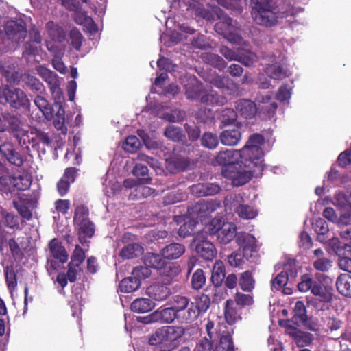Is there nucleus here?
I'll list each match as a JSON object with an SVG mask.
<instances>
[{
    "mask_svg": "<svg viewBox=\"0 0 351 351\" xmlns=\"http://www.w3.org/2000/svg\"><path fill=\"white\" fill-rule=\"evenodd\" d=\"M185 334L181 326H162L150 335L148 343L154 351H173L179 345V339Z\"/></svg>",
    "mask_w": 351,
    "mask_h": 351,
    "instance_id": "1",
    "label": "nucleus"
},
{
    "mask_svg": "<svg viewBox=\"0 0 351 351\" xmlns=\"http://www.w3.org/2000/svg\"><path fill=\"white\" fill-rule=\"evenodd\" d=\"M34 102L39 110L43 112L46 119H53V124L57 130H59L63 134H67L68 128L65 123V111L62 103L54 101L50 106L48 100L43 95H37L34 99Z\"/></svg>",
    "mask_w": 351,
    "mask_h": 351,
    "instance_id": "2",
    "label": "nucleus"
},
{
    "mask_svg": "<svg viewBox=\"0 0 351 351\" xmlns=\"http://www.w3.org/2000/svg\"><path fill=\"white\" fill-rule=\"evenodd\" d=\"M328 278L325 274L317 273L313 278L312 274H302L300 282L298 283V289L300 292L311 291L315 296H318L322 302H328L332 300V295L330 288L323 286L322 280Z\"/></svg>",
    "mask_w": 351,
    "mask_h": 351,
    "instance_id": "3",
    "label": "nucleus"
},
{
    "mask_svg": "<svg viewBox=\"0 0 351 351\" xmlns=\"http://www.w3.org/2000/svg\"><path fill=\"white\" fill-rule=\"evenodd\" d=\"M265 143V138L263 134L255 133L250 135V138L245 146L239 150V156L241 159H245L247 165L257 167L263 170V152L262 145Z\"/></svg>",
    "mask_w": 351,
    "mask_h": 351,
    "instance_id": "4",
    "label": "nucleus"
},
{
    "mask_svg": "<svg viewBox=\"0 0 351 351\" xmlns=\"http://www.w3.org/2000/svg\"><path fill=\"white\" fill-rule=\"evenodd\" d=\"M0 104H9L12 109L30 110L31 102L28 96L20 88L5 86L0 88Z\"/></svg>",
    "mask_w": 351,
    "mask_h": 351,
    "instance_id": "5",
    "label": "nucleus"
},
{
    "mask_svg": "<svg viewBox=\"0 0 351 351\" xmlns=\"http://www.w3.org/2000/svg\"><path fill=\"white\" fill-rule=\"evenodd\" d=\"M254 5L252 13L254 22L258 25L271 27L277 25L279 14L271 8L270 0H260Z\"/></svg>",
    "mask_w": 351,
    "mask_h": 351,
    "instance_id": "6",
    "label": "nucleus"
},
{
    "mask_svg": "<svg viewBox=\"0 0 351 351\" xmlns=\"http://www.w3.org/2000/svg\"><path fill=\"white\" fill-rule=\"evenodd\" d=\"M215 12L219 19L214 26L215 32L231 43H237V45L242 43V37L238 33L237 27L233 25L232 19L228 16L221 8H217Z\"/></svg>",
    "mask_w": 351,
    "mask_h": 351,
    "instance_id": "7",
    "label": "nucleus"
},
{
    "mask_svg": "<svg viewBox=\"0 0 351 351\" xmlns=\"http://www.w3.org/2000/svg\"><path fill=\"white\" fill-rule=\"evenodd\" d=\"M171 304L178 317V323L190 324L197 319L195 311V303L190 301L189 298L181 295L171 297Z\"/></svg>",
    "mask_w": 351,
    "mask_h": 351,
    "instance_id": "8",
    "label": "nucleus"
},
{
    "mask_svg": "<svg viewBox=\"0 0 351 351\" xmlns=\"http://www.w3.org/2000/svg\"><path fill=\"white\" fill-rule=\"evenodd\" d=\"M241 163H243L245 169H239L238 162L235 163L234 166H230L224 171V177L231 180L232 185L235 186H242L249 182L254 173H261L263 170L257 169L255 167H250L247 165L246 160H242Z\"/></svg>",
    "mask_w": 351,
    "mask_h": 351,
    "instance_id": "9",
    "label": "nucleus"
},
{
    "mask_svg": "<svg viewBox=\"0 0 351 351\" xmlns=\"http://www.w3.org/2000/svg\"><path fill=\"white\" fill-rule=\"evenodd\" d=\"M4 32L8 39L12 42L23 41L27 36V28L23 19L8 21L4 25Z\"/></svg>",
    "mask_w": 351,
    "mask_h": 351,
    "instance_id": "10",
    "label": "nucleus"
},
{
    "mask_svg": "<svg viewBox=\"0 0 351 351\" xmlns=\"http://www.w3.org/2000/svg\"><path fill=\"white\" fill-rule=\"evenodd\" d=\"M194 241H197L195 250L202 258L205 260L214 259L217 254V251L213 243L205 239L204 232H198L194 236Z\"/></svg>",
    "mask_w": 351,
    "mask_h": 351,
    "instance_id": "11",
    "label": "nucleus"
},
{
    "mask_svg": "<svg viewBox=\"0 0 351 351\" xmlns=\"http://www.w3.org/2000/svg\"><path fill=\"white\" fill-rule=\"evenodd\" d=\"M244 199L240 194H235L231 199L230 203V207L231 210H233L236 213L238 217L245 219H253L257 215V211L250 205L245 204Z\"/></svg>",
    "mask_w": 351,
    "mask_h": 351,
    "instance_id": "12",
    "label": "nucleus"
},
{
    "mask_svg": "<svg viewBox=\"0 0 351 351\" xmlns=\"http://www.w3.org/2000/svg\"><path fill=\"white\" fill-rule=\"evenodd\" d=\"M0 154L5 160L16 167H22L26 157L17 152L16 146L12 142H4L0 145Z\"/></svg>",
    "mask_w": 351,
    "mask_h": 351,
    "instance_id": "13",
    "label": "nucleus"
},
{
    "mask_svg": "<svg viewBox=\"0 0 351 351\" xmlns=\"http://www.w3.org/2000/svg\"><path fill=\"white\" fill-rule=\"evenodd\" d=\"M220 333L214 346V351H235L232 338L233 329H228L226 324L222 323Z\"/></svg>",
    "mask_w": 351,
    "mask_h": 351,
    "instance_id": "14",
    "label": "nucleus"
},
{
    "mask_svg": "<svg viewBox=\"0 0 351 351\" xmlns=\"http://www.w3.org/2000/svg\"><path fill=\"white\" fill-rule=\"evenodd\" d=\"M36 70L40 77L47 82L51 93L59 95L61 93L60 82L57 73L42 65L39 66Z\"/></svg>",
    "mask_w": 351,
    "mask_h": 351,
    "instance_id": "15",
    "label": "nucleus"
},
{
    "mask_svg": "<svg viewBox=\"0 0 351 351\" xmlns=\"http://www.w3.org/2000/svg\"><path fill=\"white\" fill-rule=\"evenodd\" d=\"M221 188L219 184L214 183H198L190 186L191 193L197 197L215 195L218 194Z\"/></svg>",
    "mask_w": 351,
    "mask_h": 351,
    "instance_id": "16",
    "label": "nucleus"
},
{
    "mask_svg": "<svg viewBox=\"0 0 351 351\" xmlns=\"http://www.w3.org/2000/svg\"><path fill=\"white\" fill-rule=\"evenodd\" d=\"M6 130L14 134V136L18 139L20 145L25 143V140L22 142V138L20 136V134L25 135L27 132H25L22 129L21 121L19 117L10 114V112H6Z\"/></svg>",
    "mask_w": 351,
    "mask_h": 351,
    "instance_id": "17",
    "label": "nucleus"
},
{
    "mask_svg": "<svg viewBox=\"0 0 351 351\" xmlns=\"http://www.w3.org/2000/svg\"><path fill=\"white\" fill-rule=\"evenodd\" d=\"M235 109L237 112L245 119H253L256 114L258 110L254 101L249 99H243V98L236 101Z\"/></svg>",
    "mask_w": 351,
    "mask_h": 351,
    "instance_id": "18",
    "label": "nucleus"
},
{
    "mask_svg": "<svg viewBox=\"0 0 351 351\" xmlns=\"http://www.w3.org/2000/svg\"><path fill=\"white\" fill-rule=\"evenodd\" d=\"M0 191L9 195L14 193L13 175L8 167L0 161Z\"/></svg>",
    "mask_w": 351,
    "mask_h": 351,
    "instance_id": "19",
    "label": "nucleus"
},
{
    "mask_svg": "<svg viewBox=\"0 0 351 351\" xmlns=\"http://www.w3.org/2000/svg\"><path fill=\"white\" fill-rule=\"evenodd\" d=\"M322 323L317 328L314 326H309V329L313 331L322 330L324 331H334L340 328L341 326V320L335 318L334 316L328 315L327 313H322Z\"/></svg>",
    "mask_w": 351,
    "mask_h": 351,
    "instance_id": "20",
    "label": "nucleus"
},
{
    "mask_svg": "<svg viewBox=\"0 0 351 351\" xmlns=\"http://www.w3.org/2000/svg\"><path fill=\"white\" fill-rule=\"evenodd\" d=\"M0 72L10 84H19L23 77L17 64H8L1 66Z\"/></svg>",
    "mask_w": 351,
    "mask_h": 351,
    "instance_id": "21",
    "label": "nucleus"
},
{
    "mask_svg": "<svg viewBox=\"0 0 351 351\" xmlns=\"http://www.w3.org/2000/svg\"><path fill=\"white\" fill-rule=\"evenodd\" d=\"M49 252L53 258L64 264L68 261V253L62 243L57 239H53L48 243Z\"/></svg>",
    "mask_w": 351,
    "mask_h": 351,
    "instance_id": "22",
    "label": "nucleus"
},
{
    "mask_svg": "<svg viewBox=\"0 0 351 351\" xmlns=\"http://www.w3.org/2000/svg\"><path fill=\"white\" fill-rule=\"evenodd\" d=\"M238 232H237V226L233 223L223 222L221 231L219 232L217 240L219 243L226 245L231 242L233 239L237 242V237Z\"/></svg>",
    "mask_w": 351,
    "mask_h": 351,
    "instance_id": "23",
    "label": "nucleus"
},
{
    "mask_svg": "<svg viewBox=\"0 0 351 351\" xmlns=\"http://www.w3.org/2000/svg\"><path fill=\"white\" fill-rule=\"evenodd\" d=\"M147 290L149 295L156 301L165 300L171 294V289L167 283H155Z\"/></svg>",
    "mask_w": 351,
    "mask_h": 351,
    "instance_id": "24",
    "label": "nucleus"
},
{
    "mask_svg": "<svg viewBox=\"0 0 351 351\" xmlns=\"http://www.w3.org/2000/svg\"><path fill=\"white\" fill-rule=\"evenodd\" d=\"M185 251L186 248L184 245L173 242L163 247L160 252L165 260H174L179 258L185 253Z\"/></svg>",
    "mask_w": 351,
    "mask_h": 351,
    "instance_id": "25",
    "label": "nucleus"
},
{
    "mask_svg": "<svg viewBox=\"0 0 351 351\" xmlns=\"http://www.w3.org/2000/svg\"><path fill=\"white\" fill-rule=\"evenodd\" d=\"M242 133L239 126L237 128L222 130L219 134V139L222 144L226 145H235L241 141Z\"/></svg>",
    "mask_w": 351,
    "mask_h": 351,
    "instance_id": "26",
    "label": "nucleus"
},
{
    "mask_svg": "<svg viewBox=\"0 0 351 351\" xmlns=\"http://www.w3.org/2000/svg\"><path fill=\"white\" fill-rule=\"evenodd\" d=\"M78 239L82 245H86L88 241L87 238H92L95 232V225L90 219L75 228Z\"/></svg>",
    "mask_w": 351,
    "mask_h": 351,
    "instance_id": "27",
    "label": "nucleus"
},
{
    "mask_svg": "<svg viewBox=\"0 0 351 351\" xmlns=\"http://www.w3.org/2000/svg\"><path fill=\"white\" fill-rule=\"evenodd\" d=\"M234 151L233 149H226L217 153L215 157V162L218 165L222 166V176H224V171L228 167L234 166L236 158H234Z\"/></svg>",
    "mask_w": 351,
    "mask_h": 351,
    "instance_id": "28",
    "label": "nucleus"
},
{
    "mask_svg": "<svg viewBox=\"0 0 351 351\" xmlns=\"http://www.w3.org/2000/svg\"><path fill=\"white\" fill-rule=\"evenodd\" d=\"M23 86L31 90L34 93L44 94L45 92V86L38 78L28 73H23L22 77Z\"/></svg>",
    "mask_w": 351,
    "mask_h": 351,
    "instance_id": "29",
    "label": "nucleus"
},
{
    "mask_svg": "<svg viewBox=\"0 0 351 351\" xmlns=\"http://www.w3.org/2000/svg\"><path fill=\"white\" fill-rule=\"evenodd\" d=\"M237 244L241 247L242 251L247 252L249 249H258L254 236L245 232H237Z\"/></svg>",
    "mask_w": 351,
    "mask_h": 351,
    "instance_id": "30",
    "label": "nucleus"
},
{
    "mask_svg": "<svg viewBox=\"0 0 351 351\" xmlns=\"http://www.w3.org/2000/svg\"><path fill=\"white\" fill-rule=\"evenodd\" d=\"M156 321L161 324H171L175 320L178 321V317L176 315L172 305L169 307H160L156 311Z\"/></svg>",
    "mask_w": 351,
    "mask_h": 351,
    "instance_id": "31",
    "label": "nucleus"
},
{
    "mask_svg": "<svg viewBox=\"0 0 351 351\" xmlns=\"http://www.w3.org/2000/svg\"><path fill=\"white\" fill-rule=\"evenodd\" d=\"M226 278V267L223 261L217 260L213 265L211 281L215 287H220Z\"/></svg>",
    "mask_w": 351,
    "mask_h": 351,
    "instance_id": "32",
    "label": "nucleus"
},
{
    "mask_svg": "<svg viewBox=\"0 0 351 351\" xmlns=\"http://www.w3.org/2000/svg\"><path fill=\"white\" fill-rule=\"evenodd\" d=\"M155 302L147 298H138L130 304V310L136 313H146L154 309Z\"/></svg>",
    "mask_w": 351,
    "mask_h": 351,
    "instance_id": "33",
    "label": "nucleus"
},
{
    "mask_svg": "<svg viewBox=\"0 0 351 351\" xmlns=\"http://www.w3.org/2000/svg\"><path fill=\"white\" fill-rule=\"evenodd\" d=\"M235 303L232 300H228L225 303L224 317L227 324L230 325L234 324L237 321L241 319L236 308Z\"/></svg>",
    "mask_w": 351,
    "mask_h": 351,
    "instance_id": "34",
    "label": "nucleus"
},
{
    "mask_svg": "<svg viewBox=\"0 0 351 351\" xmlns=\"http://www.w3.org/2000/svg\"><path fill=\"white\" fill-rule=\"evenodd\" d=\"M143 263L147 265L149 269H161L165 265V260L162 255L147 253L143 256Z\"/></svg>",
    "mask_w": 351,
    "mask_h": 351,
    "instance_id": "35",
    "label": "nucleus"
},
{
    "mask_svg": "<svg viewBox=\"0 0 351 351\" xmlns=\"http://www.w3.org/2000/svg\"><path fill=\"white\" fill-rule=\"evenodd\" d=\"M308 320V315L306 313V309L304 302L298 300L295 303L293 307V316L292 317V321L295 324L298 326L300 324H304Z\"/></svg>",
    "mask_w": 351,
    "mask_h": 351,
    "instance_id": "36",
    "label": "nucleus"
},
{
    "mask_svg": "<svg viewBox=\"0 0 351 351\" xmlns=\"http://www.w3.org/2000/svg\"><path fill=\"white\" fill-rule=\"evenodd\" d=\"M143 253V248L139 243H132L123 247L119 256L123 259H131L139 256Z\"/></svg>",
    "mask_w": 351,
    "mask_h": 351,
    "instance_id": "37",
    "label": "nucleus"
},
{
    "mask_svg": "<svg viewBox=\"0 0 351 351\" xmlns=\"http://www.w3.org/2000/svg\"><path fill=\"white\" fill-rule=\"evenodd\" d=\"M313 227L317 232V240L321 243L328 241V234L330 232L328 223L323 218H318L313 223Z\"/></svg>",
    "mask_w": 351,
    "mask_h": 351,
    "instance_id": "38",
    "label": "nucleus"
},
{
    "mask_svg": "<svg viewBox=\"0 0 351 351\" xmlns=\"http://www.w3.org/2000/svg\"><path fill=\"white\" fill-rule=\"evenodd\" d=\"M337 291L342 295L351 297V276L349 274H341L337 278Z\"/></svg>",
    "mask_w": 351,
    "mask_h": 351,
    "instance_id": "39",
    "label": "nucleus"
},
{
    "mask_svg": "<svg viewBox=\"0 0 351 351\" xmlns=\"http://www.w3.org/2000/svg\"><path fill=\"white\" fill-rule=\"evenodd\" d=\"M255 279L250 270H245L239 275V286L245 292H252L255 287Z\"/></svg>",
    "mask_w": 351,
    "mask_h": 351,
    "instance_id": "40",
    "label": "nucleus"
},
{
    "mask_svg": "<svg viewBox=\"0 0 351 351\" xmlns=\"http://www.w3.org/2000/svg\"><path fill=\"white\" fill-rule=\"evenodd\" d=\"M46 29L49 36L52 40L56 42H62L65 38V32L64 28L56 25L53 21H48L46 23Z\"/></svg>",
    "mask_w": 351,
    "mask_h": 351,
    "instance_id": "41",
    "label": "nucleus"
},
{
    "mask_svg": "<svg viewBox=\"0 0 351 351\" xmlns=\"http://www.w3.org/2000/svg\"><path fill=\"white\" fill-rule=\"evenodd\" d=\"M201 58L206 64L213 65L221 71H223L227 64L221 56L212 52H202Z\"/></svg>",
    "mask_w": 351,
    "mask_h": 351,
    "instance_id": "42",
    "label": "nucleus"
},
{
    "mask_svg": "<svg viewBox=\"0 0 351 351\" xmlns=\"http://www.w3.org/2000/svg\"><path fill=\"white\" fill-rule=\"evenodd\" d=\"M164 135L167 138L171 140L175 143L183 142L184 139L186 138V135L183 130L179 126L174 125H169L166 126L164 131Z\"/></svg>",
    "mask_w": 351,
    "mask_h": 351,
    "instance_id": "43",
    "label": "nucleus"
},
{
    "mask_svg": "<svg viewBox=\"0 0 351 351\" xmlns=\"http://www.w3.org/2000/svg\"><path fill=\"white\" fill-rule=\"evenodd\" d=\"M141 286V282L134 276L123 278L119 282V290L123 293H131L136 291Z\"/></svg>",
    "mask_w": 351,
    "mask_h": 351,
    "instance_id": "44",
    "label": "nucleus"
},
{
    "mask_svg": "<svg viewBox=\"0 0 351 351\" xmlns=\"http://www.w3.org/2000/svg\"><path fill=\"white\" fill-rule=\"evenodd\" d=\"M200 102L210 106H223L226 102V98L219 93L210 91L204 93L200 97Z\"/></svg>",
    "mask_w": 351,
    "mask_h": 351,
    "instance_id": "45",
    "label": "nucleus"
},
{
    "mask_svg": "<svg viewBox=\"0 0 351 351\" xmlns=\"http://www.w3.org/2000/svg\"><path fill=\"white\" fill-rule=\"evenodd\" d=\"M32 184V178L30 175L22 174L17 176H13L14 193L16 190L25 191L29 189Z\"/></svg>",
    "mask_w": 351,
    "mask_h": 351,
    "instance_id": "46",
    "label": "nucleus"
},
{
    "mask_svg": "<svg viewBox=\"0 0 351 351\" xmlns=\"http://www.w3.org/2000/svg\"><path fill=\"white\" fill-rule=\"evenodd\" d=\"M298 347L304 348L308 346L313 340V335L303 330H298L291 333Z\"/></svg>",
    "mask_w": 351,
    "mask_h": 351,
    "instance_id": "47",
    "label": "nucleus"
},
{
    "mask_svg": "<svg viewBox=\"0 0 351 351\" xmlns=\"http://www.w3.org/2000/svg\"><path fill=\"white\" fill-rule=\"evenodd\" d=\"M89 218V209L84 204L79 205L76 207L74 216L73 223L75 228L80 226V224L87 221Z\"/></svg>",
    "mask_w": 351,
    "mask_h": 351,
    "instance_id": "48",
    "label": "nucleus"
},
{
    "mask_svg": "<svg viewBox=\"0 0 351 351\" xmlns=\"http://www.w3.org/2000/svg\"><path fill=\"white\" fill-rule=\"evenodd\" d=\"M222 324L218 323L217 325L214 321L208 319L205 324V331L211 342L214 343L217 341L220 333L219 329L221 330Z\"/></svg>",
    "mask_w": 351,
    "mask_h": 351,
    "instance_id": "49",
    "label": "nucleus"
},
{
    "mask_svg": "<svg viewBox=\"0 0 351 351\" xmlns=\"http://www.w3.org/2000/svg\"><path fill=\"white\" fill-rule=\"evenodd\" d=\"M333 204L341 208H351V190L337 193L334 195Z\"/></svg>",
    "mask_w": 351,
    "mask_h": 351,
    "instance_id": "50",
    "label": "nucleus"
},
{
    "mask_svg": "<svg viewBox=\"0 0 351 351\" xmlns=\"http://www.w3.org/2000/svg\"><path fill=\"white\" fill-rule=\"evenodd\" d=\"M223 219L221 217H214L204 228L202 232L209 234L210 235H219V232L223 226Z\"/></svg>",
    "mask_w": 351,
    "mask_h": 351,
    "instance_id": "51",
    "label": "nucleus"
},
{
    "mask_svg": "<svg viewBox=\"0 0 351 351\" xmlns=\"http://www.w3.org/2000/svg\"><path fill=\"white\" fill-rule=\"evenodd\" d=\"M201 143L202 147L214 149L219 145L217 134L212 132H205L202 135Z\"/></svg>",
    "mask_w": 351,
    "mask_h": 351,
    "instance_id": "52",
    "label": "nucleus"
},
{
    "mask_svg": "<svg viewBox=\"0 0 351 351\" xmlns=\"http://www.w3.org/2000/svg\"><path fill=\"white\" fill-rule=\"evenodd\" d=\"M5 282L10 291H14L17 286L16 271L13 265H8L4 269Z\"/></svg>",
    "mask_w": 351,
    "mask_h": 351,
    "instance_id": "53",
    "label": "nucleus"
},
{
    "mask_svg": "<svg viewBox=\"0 0 351 351\" xmlns=\"http://www.w3.org/2000/svg\"><path fill=\"white\" fill-rule=\"evenodd\" d=\"M206 278L202 269H197L195 273L193 274L191 284V287L197 291L202 289L206 284Z\"/></svg>",
    "mask_w": 351,
    "mask_h": 351,
    "instance_id": "54",
    "label": "nucleus"
},
{
    "mask_svg": "<svg viewBox=\"0 0 351 351\" xmlns=\"http://www.w3.org/2000/svg\"><path fill=\"white\" fill-rule=\"evenodd\" d=\"M210 306V298L202 293L196 300V303L194 304L195 311L197 313V317L202 313H205Z\"/></svg>",
    "mask_w": 351,
    "mask_h": 351,
    "instance_id": "55",
    "label": "nucleus"
},
{
    "mask_svg": "<svg viewBox=\"0 0 351 351\" xmlns=\"http://www.w3.org/2000/svg\"><path fill=\"white\" fill-rule=\"evenodd\" d=\"M289 280V276L287 271L282 270L280 273L278 274L275 278L271 281V288L274 291H280L282 288L285 287Z\"/></svg>",
    "mask_w": 351,
    "mask_h": 351,
    "instance_id": "56",
    "label": "nucleus"
},
{
    "mask_svg": "<svg viewBox=\"0 0 351 351\" xmlns=\"http://www.w3.org/2000/svg\"><path fill=\"white\" fill-rule=\"evenodd\" d=\"M147 173L148 169L147 166L142 165V163H136L132 170L133 175L138 178V180H143L144 184H149V182L152 181Z\"/></svg>",
    "mask_w": 351,
    "mask_h": 351,
    "instance_id": "57",
    "label": "nucleus"
},
{
    "mask_svg": "<svg viewBox=\"0 0 351 351\" xmlns=\"http://www.w3.org/2000/svg\"><path fill=\"white\" fill-rule=\"evenodd\" d=\"M141 143L135 135L128 136L123 143V147L125 152L134 153L141 147Z\"/></svg>",
    "mask_w": 351,
    "mask_h": 351,
    "instance_id": "58",
    "label": "nucleus"
},
{
    "mask_svg": "<svg viewBox=\"0 0 351 351\" xmlns=\"http://www.w3.org/2000/svg\"><path fill=\"white\" fill-rule=\"evenodd\" d=\"M69 38L73 48L77 51H80L84 40V36L79 29L73 27L69 32Z\"/></svg>",
    "mask_w": 351,
    "mask_h": 351,
    "instance_id": "59",
    "label": "nucleus"
},
{
    "mask_svg": "<svg viewBox=\"0 0 351 351\" xmlns=\"http://www.w3.org/2000/svg\"><path fill=\"white\" fill-rule=\"evenodd\" d=\"M328 245L335 254L338 256L344 255V250H351V245L348 244H341L338 237H332L328 240Z\"/></svg>",
    "mask_w": 351,
    "mask_h": 351,
    "instance_id": "60",
    "label": "nucleus"
},
{
    "mask_svg": "<svg viewBox=\"0 0 351 351\" xmlns=\"http://www.w3.org/2000/svg\"><path fill=\"white\" fill-rule=\"evenodd\" d=\"M267 73L269 77L274 80H281L286 77V71L282 65L271 64L267 68Z\"/></svg>",
    "mask_w": 351,
    "mask_h": 351,
    "instance_id": "61",
    "label": "nucleus"
},
{
    "mask_svg": "<svg viewBox=\"0 0 351 351\" xmlns=\"http://www.w3.org/2000/svg\"><path fill=\"white\" fill-rule=\"evenodd\" d=\"M210 203L206 202V200H199L194 206V212L196 213L198 217H206V215L210 213L213 208H211Z\"/></svg>",
    "mask_w": 351,
    "mask_h": 351,
    "instance_id": "62",
    "label": "nucleus"
},
{
    "mask_svg": "<svg viewBox=\"0 0 351 351\" xmlns=\"http://www.w3.org/2000/svg\"><path fill=\"white\" fill-rule=\"evenodd\" d=\"M1 214L4 219L5 226L12 229L19 228V218L14 213L3 211Z\"/></svg>",
    "mask_w": 351,
    "mask_h": 351,
    "instance_id": "63",
    "label": "nucleus"
},
{
    "mask_svg": "<svg viewBox=\"0 0 351 351\" xmlns=\"http://www.w3.org/2000/svg\"><path fill=\"white\" fill-rule=\"evenodd\" d=\"M30 134L32 135H36V138L38 140V143L39 145L40 143H42L44 145H47V147H49V145L52 142L48 133L43 132V130L40 129L36 128H32L30 129Z\"/></svg>",
    "mask_w": 351,
    "mask_h": 351,
    "instance_id": "64",
    "label": "nucleus"
}]
</instances>
